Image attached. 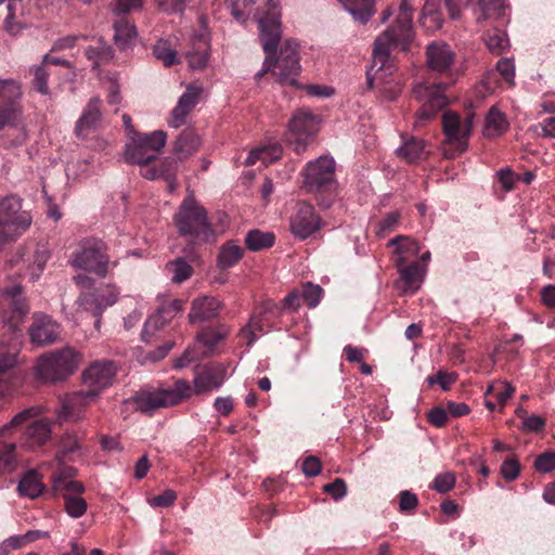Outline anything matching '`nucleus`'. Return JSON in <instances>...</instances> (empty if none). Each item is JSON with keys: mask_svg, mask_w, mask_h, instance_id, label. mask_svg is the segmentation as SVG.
<instances>
[{"mask_svg": "<svg viewBox=\"0 0 555 555\" xmlns=\"http://www.w3.org/2000/svg\"><path fill=\"white\" fill-rule=\"evenodd\" d=\"M173 222L179 234L193 244L216 242L217 234L208 220L207 210L196 201L192 192L180 204L173 216Z\"/></svg>", "mask_w": 555, "mask_h": 555, "instance_id": "obj_3", "label": "nucleus"}, {"mask_svg": "<svg viewBox=\"0 0 555 555\" xmlns=\"http://www.w3.org/2000/svg\"><path fill=\"white\" fill-rule=\"evenodd\" d=\"M274 244V235L271 232L250 230L245 237V245L249 250L257 251L271 247Z\"/></svg>", "mask_w": 555, "mask_h": 555, "instance_id": "obj_44", "label": "nucleus"}, {"mask_svg": "<svg viewBox=\"0 0 555 555\" xmlns=\"http://www.w3.org/2000/svg\"><path fill=\"white\" fill-rule=\"evenodd\" d=\"M222 308V302L214 296L205 295L194 298L188 314L189 322L201 325L214 321L219 317Z\"/></svg>", "mask_w": 555, "mask_h": 555, "instance_id": "obj_22", "label": "nucleus"}, {"mask_svg": "<svg viewBox=\"0 0 555 555\" xmlns=\"http://www.w3.org/2000/svg\"><path fill=\"white\" fill-rule=\"evenodd\" d=\"M153 54L157 60L162 61L165 66H171L178 63L176 50H173L166 40L157 41L153 47Z\"/></svg>", "mask_w": 555, "mask_h": 555, "instance_id": "obj_48", "label": "nucleus"}, {"mask_svg": "<svg viewBox=\"0 0 555 555\" xmlns=\"http://www.w3.org/2000/svg\"><path fill=\"white\" fill-rule=\"evenodd\" d=\"M81 360V354L72 347L51 351L38 359L36 376L44 383L63 380L76 371Z\"/></svg>", "mask_w": 555, "mask_h": 555, "instance_id": "obj_6", "label": "nucleus"}, {"mask_svg": "<svg viewBox=\"0 0 555 555\" xmlns=\"http://www.w3.org/2000/svg\"><path fill=\"white\" fill-rule=\"evenodd\" d=\"M167 134L156 130L144 135L130 137L126 143L124 158L132 165H145L155 160L166 144Z\"/></svg>", "mask_w": 555, "mask_h": 555, "instance_id": "obj_8", "label": "nucleus"}, {"mask_svg": "<svg viewBox=\"0 0 555 555\" xmlns=\"http://www.w3.org/2000/svg\"><path fill=\"white\" fill-rule=\"evenodd\" d=\"M77 470L74 467H63L56 470L52 477V488L63 494H82L86 490L82 482L75 480Z\"/></svg>", "mask_w": 555, "mask_h": 555, "instance_id": "obj_28", "label": "nucleus"}, {"mask_svg": "<svg viewBox=\"0 0 555 555\" xmlns=\"http://www.w3.org/2000/svg\"><path fill=\"white\" fill-rule=\"evenodd\" d=\"M2 295L10 299V311L1 310L0 319L3 325L15 333L29 312V307L23 295V287L16 284L3 289Z\"/></svg>", "mask_w": 555, "mask_h": 555, "instance_id": "obj_18", "label": "nucleus"}, {"mask_svg": "<svg viewBox=\"0 0 555 555\" xmlns=\"http://www.w3.org/2000/svg\"><path fill=\"white\" fill-rule=\"evenodd\" d=\"M426 56L429 68L440 74H448L455 61L453 50L442 41L428 44Z\"/></svg>", "mask_w": 555, "mask_h": 555, "instance_id": "obj_27", "label": "nucleus"}, {"mask_svg": "<svg viewBox=\"0 0 555 555\" xmlns=\"http://www.w3.org/2000/svg\"><path fill=\"white\" fill-rule=\"evenodd\" d=\"M387 245L395 247L396 266L408 263L421 251L420 244L412 237L405 235H397L390 240Z\"/></svg>", "mask_w": 555, "mask_h": 555, "instance_id": "obj_29", "label": "nucleus"}, {"mask_svg": "<svg viewBox=\"0 0 555 555\" xmlns=\"http://www.w3.org/2000/svg\"><path fill=\"white\" fill-rule=\"evenodd\" d=\"M322 464L317 456H308L302 462V473L308 477H315L321 473Z\"/></svg>", "mask_w": 555, "mask_h": 555, "instance_id": "obj_64", "label": "nucleus"}, {"mask_svg": "<svg viewBox=\"0 0 555 555\" xmlns=\"http://www.w3.org/2000/svg\"><path fill=\"white\" fill-rule=\"evenodd\" d=\"M354 20L366 22L374 14L373 0H338Z\"/></svg>", "mask_w": 555, "mask_h": 555, "instance_id": "obj_40", "label": "nucleus"}, {"mask_svg": "<svg viewBox=\"0 0 555 555\" xmlns=\"http://www.w3.org/2000/svg\"><path fill=\"white\" fill-rule=\"evenodd\" d=\"M48 72L40 65L34 68V88L41 94H49Z\"/></svg>", "mask_w": 555, "mask_h": 555, "instance_id": "obj_56", "label": "nucleus"}, {"mask_svg": "<svg viewBox=\"0 0 555 555\" xmlns=\"http://www.w3.org/2000/svg\"><path fill=\"white\" fill-rule=\"evenodd\" d=\"M230 334V327L225 324H219L215 327H206L196 335V340L208 351H212L216 346Z\"/></svg>", "mask_w": 555, "mask_h": 555, "instance_id": "obj_36", "label": "nucleus"}, {"mask_svg": "<svg viewBox=\"0 0 555 555\" xmlns=\"http://www.w3.org/2000/svg\"><path fill=\"white\" fill-rule=\"evenodd\" d=\"M454 485L455 475L450 472H446L435 477L431 489L439 493H447L453 489Z\"/></svg>", "mask_w": 555, "mask_h": 555, "instance_id": "obj_51", "label": "nucleus"}, {"mask_svg": "<svg viewBox=\"0 0 555 555\" xmlns=\"http://www.w3.org/2000/svg\"><path fill=\"white\" fill-rule=\"evenodd\" d=\"M322 295V288L319 285L308 283L304 286L302 299L309 308H315Z\"/></svg>", "mask_w": 555, "mask_h": 555, "instance_id": "obj_53", "label": "nucleus"}, {"mask_svg": "<svg viewBox=\"0 0 555 555\" xmlns=\"http://www.w3.org/2000/svg\"><path fill=\"white\" fill-rule=\"evenodd\" d=\"M177 499V494L173 490H165L162 494L155 495L149 500V504L153 507H169Z\"/></svg>", "mask_w": 555, "mask_h": 555, "instance_id": "obj_61", "label": "nucleus"}, {"mask_svg": "<svg viewBox=\"0 0 555 555\" xmlns=\"http://www.w3.org/2000/svg\"><path fill=\"white\" fill-rule=\"evenodd\" d=\"M25 436L33 446L46 443L51 437V422L48 418L35 420L27 427Z\"/></svg>", "mask_w": 555, "mask_h": 555, "instance_id": "obj_39", "label": "nucleus"}, {"mask_svg": "<svg viewBox=\"0 0 555 555\" xmlns=\"http://www.w3.org/2000/svg\"><path fill=\"white\" fill-rule=\"evenodd\" d=\"M142 4V0H116L112 4V10L115 14H126L131 11L140 10Z\"/></svg>", "mask_w": 555, "mask_h": 555, "instance_id": "obj_60", "label": "nucleus"}, {"mask_svg": "<svg viewBox=\"0 0 555 555\" xmlns=\"http://www.w3.org/2000/svg\"><path fill=\"white\" fill-rule=\"evenodd\" d=\"M495 391V397L501 405H504L506 401L512 397L515 391V388L507 382H500L496 385H491L488 387L486 395Z\"/></svg>", "mask_w": 555, "mask_h": 555, "instance_id": "obj_52", "label": "nucleus"}, {"mask_svg": "<svg viewBox=\"0 0 555 555\" xmlns=\"http://www.w3.org/2000/svg\"><path fill=\"white\" fill-rule=\"evenodd\" d=\"M400 274V281L396 283L397 289L401 294H414L421 288L426 274V266H421L416 261L410 264L396 266Z\"/></svg>", "mask_w": 555, "mask_h": 555, "instance_id": "obj_25", "label": "nucleus"}, {"mask_svg": "<svg viewBox=\"0 0 555 555\" xmlns=\"http://www.w3.org/2000/svg\"><path fill=\"white\" fill-rule=\"evenodd\" d=\"M260 315H253L248 324L241 330V336L247 339V345L250 346L254 341L264 332L261 324Z\"/></svg>", "mask_w": 555, "mask_h": 555, "instance_id": "obj_50", "label": "nucleus"}, {"mask_svg": "<svg viewBox=\"0 0 555 555\" xmlns=\"http://www.w3.org/2000/svg\"><path fill=\"white\" fill-rule=\"evenodd\" d=\"M418 505V498L415 493L409 490H403L399 493V509L402 513L414 511Z\"/></svg>", "mask_w": 555, "mask_h": 555, "instance_id": "obj_57", "label": "nucleus"}, {"mask_svg": "<svg viewBox=\"0 0 555 555\" xmlns=\"http://www.w3.org/2000/svg\"><path fill=\"white\" fill-rule=\"evenodd\" d=\"M23 199L14 194L0 198V249L15 242L31 224V216L22 209Z\"/></svg>", "mask_w": 555, "mask_h": 555, "instance_id": "obj_5", "label": "nucleus"}, {"mask_svg": "<svg viewBox=\"0 0 555 555\" xmlns=\"http://www.w3.org/2000/svg\"><path fill=\"white\" fill-rule=\"evenodd\" d=\"M21 98V86L16 81L0 80V130L5 127L17 128L23 125Z\"/></svg>", "mask_w": 555, "mask_h": 555, "instance_id": "obj_12", "label": "nucleus"}, {"mask_svg": "<svg viewBox=\"0 0 555 555\" xmlns=\"http://www.w3.org/2000/svg\"><path fill=\"white\" fill-rule=\"evenodd\" d=\"M210 46L203 36L196 37L192 48L185 53L189 67L192 70H202L208 65Z\"/></svg>", "mask_w": 555, "mask_h": 555, "instance_id": "obj_31", "label": "nucleus"}, {"mask_svg": "<svg viewBox=\"0 0 555 555\" xmlns=\"http://www.w3.org/2000/svg\"><path fill=\"white\" fill-rule=\"evenodd\" d=\"M412 38V8L408 0H401L396 24L383 31L375 40L372 56L376 77L382 76V72L387 66L390 49L398 47L406 50Z\"/></svg>", "mask_w": 555, "mask_h": 555, "instance_id": "obj_2", "label": "nucleus"}, {"mask_svg": "<svg viewBox=\"0 0 555 555\" xmlns=\"http://www.w3.org/2000/svg\"><path fill=\"white\" fill-rule=\"evenodd\" d=\"M416 100L422 104L415 114L414 127L421 128L429 122L437 113L448 105L442 85L418 82L413 88Z\"/></svg>", "mask_w": 555, "mask_h": 555, "instance_id": "obj_10", "label": "nucleus"}, {"mask_svg": "<svg viewBox=\"0 0 555 555\" xmlns=\"http://www.w3.org/2000/svg\"><path fill=\"white\" fill-rule=\"evenodd\" d=\"M101 100L98 96L90 99L75 125V134L79 139L87 138L99 129L102 122L100 109Z\"/></svg>", "mask_w": 555, "mask_h": 555, "instance_id": "obj_24", "label": "nucleus"}, {"mask_svg": "<svg viewBox=\"0 0 555 555\" xmlns=\"http://www.w3.org/2000/svg\"><path fill=\"white\" fill-rule=\"evenodd\" d=\"M321 228V219L314 207L307 202H298L296 209L291 217V231L301 240H305Z\"/></svg>", "mask_w": 555, "mask_h": 555, "instance_id": "obj_19", "label": "nucleus"}, {"mask_svg": "<svg viewBox=\"0 0 555 555\" xmlns=\"http://www.w3.org/2000/svg\"><path fill=\"white\" fill-rule=\"evenodd\" d=\"M485 43L489 51L496 55L501 54L509 47V40L506 33L498 28L489 30L485 35Z\"/></svg>", "mask_w": 555, "mask_h": 555, "instance_id": "obj_45", "label": "nucleus"}, {"mask_svg": "<svg viewBox=\"0 0 555 555\" xmlns=\"http://www.w3.org/2000/svg\"><path fill=\"white\" fill-rule=\"evenodd\" d=\"M266 7V13L257 18V23L262 49L268 56L263 61L261 70L256 76H261L276 67L279 82L295 86L297 85L296 77L301 69L298 44L295 41L287 40L275 61L269 57L275 53L281 40V5L278 0H268Z\"/></svg>", "mask_w": 555, "mask_h": 555, "instance_id": "obj_1", "label": "nucleus"}, {"mask_svg": "<svg viewBox=\"0 0 555 555\" xmlns=\"http://www.w3.org/2000/svg\"><path fill=\"white\" fill-rule=\"evenodd\" d=\"M243 255L244 249L240 245L232 241L227 242L220 247L217 260L218 267L221 270L232 268L243 258Z\"/></svg>", "mask_w": 555, "mask_h": 555, "instance_id": "obj_38", "label": "nucleus"}, {"mask_svg": "<svg viewBox=\"0 0 555 555\" xmlns=\"http://www.w3.org/2000/svg\"><path fill=\"white\" fill-rule=\"evenodd\" d=\"M498 178L504 192H511L518 179V177L508 167L499 170Z\"/></svg>", "mask_w": 555, "mask_h": 555, "instance_id": "obj_63", "label": "nucleus"}, {"mask_svg": "<svg viewBox=\"0 0 555 555\" xmlns=\"http://www.w3.org/2000/svg\"><path fill=\"white\" fill-rule=\"evenodd\" d=\"M96 399L90 397L86 390L75 391L61 399V405L56 412L61 422H79L86 416L87 408Z\"/></svg>", "mask_w": 555, "mask_h": 555, "instance_id": "obj_20", "label": "nucleus"}, {"mask_svg": "<svg viewBox=\"0 0 555 555\" xmlns=\"http://www.w3.org/2000/svg\"><path fill=\"white\" fill-rule=\"evenodd\" d=\"M119 298V291L114 284H102L92 292H81L76 304L79 309L102 317L103 312L114 306Z\"/></svg>", "mask_w": 555, "mask_h": 555, "instance_id": "obj_13", "label": "nucleus"}, {"mask_svg": "<svg viewBox=\"0 0 555 555\" xmlns=\"http://www.w3.org/2000/svg\"><path fill=\"white\" fill-rule=\"evenodd\" d=\"M457 379V374L454 372L447 373L443 371H439L436 375H430L427 377V383L429 385L439 384L443 390L450 388L452 384H454Z\"/></svg>", "mask_w": 555, "mask_h": 555, "instance_id": "obj_54", "label": "nucleus"}, {"mask_svg": "<svg viewBox=\"0 0 555 555\" xmlns=\"http://www.w3.org/2000/svg\"><path fill=\"white\" fill-rule=\"evenodd\" d=\"M167 267L170 268L172 272L171 281L176 284L189 280L193 274L192 266L181 257L168 263Z\"/></svg>", "mask_w": 555, "mask_h": 555, "instance_id": "obj_47", "label": "nucleus"}, {"mask_svg": "<svg viewBox=\"0 0 555 555\" xmlns=\"http://www.w3.org/2000/svg\"><path fill=\"white\" fill-rule=\"evenodd\" d=\"M397 155L406 163H415L426 155L425 142L418 138H410L403 141L396 150Z\"/></svg>", "mask_w": 555, "mask_h": 555, "instance_id": "obj_35", "label": "nucleus"}, {"mask_svg": "<svg viewBox=\"0 0 555 555\" xmlns=\"http://www.w3.org/2000/svg\"><path fill=\"white\" fill-rule=\"evenodd\" d=\"M534 467L538 472L550 473L555 469V452H545L540 454L534 461Z\"/></svg>", "mask_w": 555, "mask_h": 555, "instance_id": "obj_59", "label": "nucleus"}, {"mask_svg": "<svg viewBox=\"0 0 555 555\" xmlns=\"http://www.w3.org/2000/svg\"><path fill=\"white\" fill-rule=\"evenodd\" d=\"M46 489L41 476L34 469L26 472L20 479L17 491L22 496L36 499Z\"/></svg>", "mask_w": 555, "mask_h": 555, "instance_id": "obj_34", "label": "nucleus"}, {"mask_svg": "<svg viewBox=\"0 0 555 555\" xmlns=\"http://www.w3.org/2000/svg\"><path fill=\"white\" fill-rule=\"evenodd\" d=\"M137 37L135 26L125 18H120L114 24V41L121 49H125L130 41Z\"/></svg>", "mask_w": 555, "mask_h": 555, "instance_id": "obj_43", "label": "nucleus"}, {"mask_svg": "<svg viewBox=\"0 0 555 555\" xmlns=\"http://www.w3.org/2000/svg\"><path fill=\"white\" fill-rule=\"evenodd\" d=\"M68 262L73 268L93 273L101 279L106 278L117 264L116 261H111L107 245L95 237L81 240Z\"/></svg>", "mask_w": 555, "mask_h": 555, "instance_id": "obj_4", "label": "nucleus"}, {"mask_svg": "<svg viewBox=\"0 0 555 555\" xmlns=\"http://www.w3.org/2000/svg\"><path fill=\"white\" fill-rule=\"evenodd\" d=\"M29 335L33 344L39 346L52 344L60 335V325L51 317L36 313L29 328Z\"/></svg>", "mask_w": 555, "mask_h": 555, "instance_id": "obj_23", "label": "nucleus"}, {"mask_svg": "<svg viewBox=\"0 0 555 555\" xmlns=\"http://www.w3.org/2000/svg\"><path fill=\"white\" fill-rule=\"evenodd\" d=\"M201 138L192 130H183L173 145L175 160L183 162L195 153L201 146Z\"/></svg>", "mask_w": 555, "mask_h": 555, "instance_id": "obj_30", "label": "nucleus"}, {"mask_svg": "<svg viewBox=\"0 0 555 555\" xmlns=\"http://www.w3.org/2000/svg\"><path fill=\"white\" fill-rule=\"evenodd\" d=\"M508 129V121L503 113L492 107L485 122L483 134L488 138H495L503 134Z\"/></svg>", "mask_w": 555, "mask_h": 555, "instance_id": "obj_37", "label": "nucleus"}, {"mask_svg": "<svg viewBox=\"0 0 555 555\" xmlns=\"http://www.w3.org/2000/svg\"><path fill=\"white\" fill-rule=\"evenodd\" d=\"M17 350L14 347L5 353L0 354V396H7L15 384L13 374L16 363Z\"/></svg>", "mask_w": 555, "mask_h": 555, "instance_id": "obj_32", "label": "nucleus"}, {"mask_svg": "<svg viewBox=\"0 0 555 555\" xmlns=\"http://www.w3.org/2000/svg\"><path fill=\"white\" fill-rule=\"evenodd\" d=\"M520 466L516 459L505 460L500 468V472L504 479L512 481L515 480L519 475Z\"/></svg>", "mask_w": 555, "mask_h": 555, "instance_id": "obj_62", "label": "nucleus"}, {"mask_svg": "<svg viewBox=\"0 0 555 555\" xmlns=\"http://www.w3.org/2000/svg\"><path fill=\"white\" fill-rule=\"evenodd\" d=\"M301 176L309 192L320 191L333 182L335 160L330 156H320L306 165Z\"/></svg>", "mask_w": 555, "mask_h": 555, "instance_id": "obj_17", "label": "nucleus"}, {"mask_svg": "<svg viewBox=\"0 0 555 555\" xmlns=\"http://www.w3.org/2000/svg\"><path fill=\"white\" fill-rule=\"evenodd\" d=\"M41 412L39 406L25 409L15 414L10 422L0 428V475L15 469L16 444L14 441L7 440V436L27 421L38 416Z\"/></svg>", "mask_w": 555, "mask_h": 555, "instance_id": "obj_11", "label": "nucleus"}, {"mask_svg": "<svg viewBox=\"0 0 555 555\" xmlns=\"http://www.w3.org/2000/svg\"><path fill=\"white\" fill-rule=\"evenodd\" d=\"M441 0H427L424 4L421 25L428 31H436L441 28L443 24L442 14L439 11ZM446 5L449 11V16L455 20L460 15V0H446Z\"/></svg>", "mask_w": 555, "mask_h": 555, "instance_id": "obj_21", "label": "nucleus"}, {"mask_svg": "<svg viewBox=\"0 0 555 555\" xmlns=\"http://www.w3.org/2000/svg\"><path fill=\"white\" fill-rule=\"evenodd\" d=\"M192 387L185 379H178L171 388H157L141 390L134 397L137 410L152 414L157 409L169 408L179 404L182 400L190 398Z\"/></svg>", "mask_w": 555, "mask_h": 555, "instance_id": "obj_7", "label": "nucleus"}, {"mask_svg": "<svg viewBox=\"0 0 555 555\" xmlns=\"http://www.w3.org/2000/svg\"><path fill=\"white\" fill-rule=\"evenodd\" d=\"M194 390L196 393H204L221 387L223 380L211 370H202L194 378Z\"/></svg>", "mask_w": 555, "mask_h": 555, "instance_id": "obj_41", "label": "nucleus"}, {"mask_svg": "<svg viewBox=\"0 0 555 555\" xmlns=\"http://www.w3.org/2000/svg\"><path fill=\"white\" fill-rule=\"evenodd\" d=\"M496 69L507 83H509L511 86L514 85L515 66L511 59L499 60L496 63Z\"/></svg>", "mask_w": 555, "mask_h": 555, "instance_id": "obj_58", "label": "nucleus"}, {"mask_svg": "<svg viewBox=\"0 0 555 555\" xmlns=\"http://www.w3.org/2000/svg\"><path fill=\"white\" fill-rule=\"evenodd\" d=\"M281 153L282 151L279 144L261 146L249 152L247 158L245 159V165L253 166L258 160L262 162L263 164H269L280 158Z\"/></svg>", "mask_w": 555, "mask_h": 555, "instance_id": "obj_42", "label": "nucleus"}, {"mask_svg": "<svg viewBox=\"0 0 555 555\" xmlns=\"http://www.w3.org/2000/svg\"><path fill=\"white\" fill-rule=\"evenodd\" d=\"M477 2L483 18L500 17L504 14V0H478ZM477 20L480 21L481 16Z\"/></svg>", "mask_w": 555, "mask_h": 555, "instance_id": "obj_49", "label": "nucleus"}, {"mask_svg": "<svg viewBox=\"0 0 555 555\" xmlns=\"http://www.w3.org/2000/svg\"><path fill=\"white\" fill-rule=\"evenodd\" d=\"M322 489L335 501L341 500L347 493V485L341 478H336L333 482L324 485Z\"/></svg>", "mask_w": 555, "mask_h": 555, "instance_id": "obj_55", "label": "nucleus"}, {"mask_svg": "<svg viewBox=\"0 0 555 555\" xmlns=\"http://www.w3.org/2000/svg\"><path fill=\"white\" fill-rule=\"evenodd\" d=\"M62 495L64 500V511L70 518H80L86 514L88 503L80 494Z\"/></svg>", "mask_w": 555, "mask_h": 555, "instance_id": "obj_46", "label": "nucleus"}, {"mask_svg": "<svg viewBox=\"0 0 555 555\" xmlns=\"http://www.w3.org/2000/svg\"><path fill=\"white\" fill-rule=\"evenodd\" d=\"M184 307L185 301L183 299H170L168 297L160 298L155 313H153L144 323L142 339L149 343V337L180 315L184 310Z\"/></svg>", "mask_w": 555, "mask_h": 555, "instance_id": "obj_15", "label": "nucleus"}, {"mask_svg": "<svg viewBox=\"0 0 555 555\" xmlns=\"http://www.w3.org/2000/svg\"><path fill=\"white\" fill-rule=\"evenodd\" d=\"M202 93V88L190 85L184 93L179 98L177 105L171 112L168 125L171 128H179L185 124L188 115L196 106Z\"/></svg>", "mask_w": 555, "mask_h": 555, "instance_id": "obj_26", "label": "nucleus"}, {"mask_svg": "<svg viewBox=\"0 0 555 555\" xmlns=\"http://www.w3.org/2000/svg\"><path fill=\"white\" fill-rule=\"evenodd\" d=\"M116 365L113 361H94L81 375L82 385L90 397L99 398L100 393L109 387L116 376Z\"/></svg>", "mask_w": 555, "mask_h": 555, "instance_id": "obj_14", "label": "nucleus"}, {"mask_svg": "<svg viewBox=\"0 0 555 555\" xmlns=\"http://www.w3.org/2000/svg\"><path fill=\"white\" fill-rule=\"evenodd\" d=\"M473 119L474 115L461 119V117L452 111H447L442 115V131L446 141L454 145L459 153L467 150L468 138L473 129Z\"/></svg>", "mask_w": 555, "mask_h": 555, "instance_id": "obj_16", "label": "nucleus"}, {"mask_svg": "<svg viewBox=\"0 0 555 555\" xmlns=\"http://www.w3.org/2000/svg\"><path fill=\"white\" fill-rule=\"evenodd\" d=\"M177 162L170 157H165L158 162L146 163L140 166V173L143 178L155 180L165 177H170L172 172H177Z\"/></svg>", "mask_w": 555, "mask_h": 555, "instance_id": "obj_33", "label": "nucleus"}, {"mask_svg": "<svg viewBox=\"0 0 555 555\" xmlns=\"http://www.w3.org/2000/svg\"><path fill=\"white\" fill-rule=\"evenodd\" d=\"M321 118L310 109H297L288 122L287 141L297 154L306 152L320 130Z\"/></svg>", "mask_w": 555, "mask_h": 555, "instance_id": "obj_9", "label": "nucleus"}]
</instances>
